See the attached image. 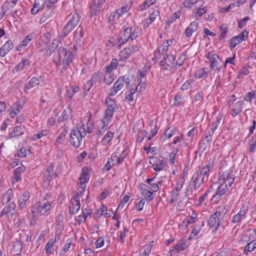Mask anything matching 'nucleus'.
Returning a JSON list of instances; mask_svg holds the SVG:
<instances>
[{
	"mask_svg": "<svg viewBox=\"0 0 256 256\" xmlns=\"http://www.w3.org/2000/svg\"><path fill=\"white\" fill-rule=\"evenodd\" d=\"M40 83L39 79L36 78H32L26 85L24 87V92H27L28 90L30 88L38 85Z\"/></svg>",
	"mask_w": 256,
	"mask_h": 256,
	"instance_id": "obj_39",
	"label": "nucleus"
},
{
	"mask_svg": "<svg viewBox=\"0 0 256 256\" xmlns=\"http://www.w3.org/2000/svg\"><path fill=\"white\" fill-rule=\"evenodd\" d=\"M175 59L176 57L173 54L168 55L166 58L161 61L162 66L166 70H170L172 68H175Z\"/></svg>",
	"mask_w": 256,
	"mask_h": 256,
	"instance_id": "obj_14",
	"label": "nucleus"
},
{
	"mask_svg": "<svg viewBox=\"0 0 256 256\" xmlns=\"http://www.w3.org/2000/svg\"><path fill=\"white\" fill-rule=\"evenodd\" d=\"M80 18V16L79 14L76 12L72 14L68 22L76 26L79 22Z\"/></svg>",
	"mask_w": 256,
	"mask_h": 256,
	"instance_id": "obj_56",
	"label": "nucleus"
},
{
	"mask_svg": "<svg viewBox=\"0 0 256 256\" xmlns=\"http://www.w3.org/2000/svg\"><path fill=\"white\" fill-rule=\"evenodd\" d=\"M142 34V30L138 26H128L124 28V30L120 33L119 42L124 44L128 40H136L138 36Z\"/></svg>",
	"mask_w": 256,
	"mask_h": 256,
	"instance_id": "obj_5",
	"label": "nucleus"
},
{
	"mask_svg": "<svg viewBox=\"0 0 256 256\" xmlns=\"http://www.w3.org/2000/svg\"><path fill=\"white\" fill-rule=\"evenodd\" d=\"M30 61L26 58H22L21 61L12 70L13 73H16L22 71L24 68H26L30 65Z\"/></svg>",
	"mask_w": 256,
	"mask_h": 256,
	"instance_id": "obj_25",
	"label": "nucleus"
},
{
	"mask_svg": "<svg viewBox=\"0 0 256 256\" xmlns=\"http://www.w3.org/2000/svg\"><path fill=\"white\" fill-rule=\"evenodd\" d=\"M208 73L204 70V68L196 70L194 72V76L196 78H206L207 77Z\"/></svg>",
	"mask_w": 256,
	"mask_h": 256,
	"instance_id": "obj_49",
	"label": "nucleus"
},
{
	"mask_svg": "<svg viewBox=\"0 0 256 256\" xmlns=\"http://www.w3.org/2000/svg\"><path fill=\"white\" fill-rule=\"evenodd\" d=\"M118 65V60L116 58H112L110 63L106 67L105 71L114 72Z\"/></svg>",
	"mask_w": 256,
	"mask_h": 256,
	"instance_id": "obj_43",
	"label": "nucleus"
},
{
	"mask_svg": "<svg viewBox=\"0 0 256 256\" xmlns=\"http://www.w3.org/2000/svg\"><path fill=\"white\" fill-rule=\"evenodd\" d=\"M116 154L114 153L112 154L111 158H109L108 160V162L105 165V168H106L107 170H110V168L112 167V165L114 164V160H116Z\"/></svg>",
	"mask_w": 256,
	"mask_h": 256,
	"instance_id": "obj_60",
	"label": "nucleus"
},
{
	"mask_svg": "<svg viewBox=\"0 0 256 256\" xmlns=\"http://www.w3.org/2000/svg\"><path fill=\"white\" fill-rule=\"evenodd\" d=\"M140 190L142 196L148 201L154 198V192L149 189V186L146 184H142L140 185Z\"/></svg>",
	"mask_w": 256,
	"mask_h": 256,
	"instance_id": "obj_19",
	"label": "nucleus"
},
{
	"mask_svg": "<svg viewBox=\"0 0 256 256\" xmlns=\"http://www.w3.org/2000/svg\"><path fill=\"white\" fill-rule=\"evenodd\" d=\"M246 2L244 0H238L230 4L228 7H224L222 8L221 11L222 12H228L232 10L236 7H239Z\"/></svg>",
	"mask_w": 256,
	"mask_h": 256,
	"instance_id": "obj_32",
	"label": "nucleus"
},
{
	"mask_svg": "<svg viewBox=\"0 0 256 256\" xmlns=\"http://www.w3.org/2000/svg\"><path fill=\"white\" fill-rule=\"evenodd\" d=\"M16 208V206L14 202H10L8 205L3 208L0 214V216L10 214L11 218H12L15 214Z\"/></svg>",
	"mask_w": 256,
	"mask_h": 256,
	"instance_id": "obj_23",
	"label": "nucleus"
},
{
	"mask_svg": "<svg viewBox=\"0 0 256 256\" xmlns=\"http://www.w3.org/2000/svg\"><path fill=\"white\" fill-rule=\"evenodd\" d=\"M204 226V222H202L200 224H196L192 230L189 236L188 240H191L194 238L200 232L202 228Z\"/></svg>",
	"mask_w": 256,
	"mask_h": 256,
	"instance_id": "obj_35",
	"label": "nucleus"
},
{
	"mask_svg": "<svg viewBox=\"0 0 256 256\" xmlns=\"http://www.w3.org/2000/svg\"><path fill=\"white\" fill-rule=\"evenodd\" d=\"M224 215V212L221 210L220 208H218L208 219V225L211 228H214V230H216L222 224Z\"/></svg>",
	"mask_w": 256,
	"mask_h": 256,
	"instance_id": "obj_6",
	"label": "nucleus"
},
{
	"mask_svg": "<svg viewBox=\"0 0 256 256\" xmlns=\"http://www.w3.org/2000/svg\"><path fill=\"white\" fill-rule=\"evenodd\" d=\"M234 181V176L232 171L226 170L220 174L216 184L218 186L212 198L218 200L229 190Z\"/></svg>",
	"mask_w": 256,
	"mask_h": 256,
	"instance_id": "obj_1",
	"label": "nucleus"
},
{
	"mask_svg": "<svg viewBox=\"0 0 256 256\" xmlns=\"http://www.w3.org/2000/svg\"><path fill=\"white\" fill-rule=\"evenodd\" d=\"M256 248V240H252L244 247V253L248 254V252L253 251Z\"/></svg>",
	"mask_w": 256,
	"mask_h": 256,
	"instance_id": "obj_45",
	"label": "nucleus"
},
{
	"mask_svg": "<svg viewBox=\"0 0 256 256\" xmlns=\"http://www.w3.org/2000/svg\"><path fill=\"white\" fill-rule=\"evenodd\" d=\"M130 8V6L128 4H124L122 6L116 10V12L121 16L126 13Z\"/></svg>",
	"mask_w": 256,
	"mask_h": 256,
	"instance_id": "obj_54",
	"label": "nucleus"
},
{
	"mask_svg": "<svg viewBox=\"0 0 256 256\" xmlns=\"http://www.w3.org/2000/svg\"><path fill=\"white\" fill-rule=\"evenodd\" d=\"M22 134H23L22 128L20 126H16L13 128L12 130L10 132V137L12 138L20 136Z\"/></svg>",
	"mask_w": 256,
	"mask_h": 256,
	"instance_id": "obj_51",
	"label": "nucleus"
},
{
	"mask_svg": "<svg viewBox=\"0 0 256 256\" xmlns=\"http://www.w3.org/2000/svg\"><path fill=\"white\" fill-rule=\"evenodd\" d=\"M248 210V206L246 204H243L238 213L233 216L232 220V222L234 224L239 223L245 219L246 217V213Z\"/></svg>",
	"mask_w": 256,
	"mask_h": 256,
	"instance_id": "obj_11",
	"label": "nucleus"
},
{
	"mask_svg": "<svg viewBox=\"0 0 256 256\" xmlns=\"http://www.w3.org/2000/svg\"><path fill=\"white\" fill-rule=\"evenodd\" d=\"M13 46V43L10 40L6 41L0 48V56H4L12 48Z\"/></svg>",
	"mask_w": 256,
	"mask_h": 256,
	"instance_id": "obj_28",
	"label": "nucleus"
},
{
	"mask_svg": "<svg viewBox=\"0 0 256 256\" xmlns=\"http://www.w3.org/2000/svg\"><path fill=\"white\" fill-rule=\"evenodd\" d=\"M158 15V12L156 10H150L148 16L142 21L143 26L146 28L156 20Z\"/></svg>",
	"mask_w": 256,
	"mask_h": 256,
	"instance_id": "obj_21",
	"label": "nucleus"
},
{
	"mask_svg": "<svg viewBox=\"0 0 256 256\" xmlns=\"http://www.w3.org/2000/svg\"><path fill=\"white\" fill-rule=\"evenodd\" d=\"M188 247L186 242L184 240H181L178 242L172 249L169 250L170 256L177 254L186 249Z\"/></svg>",
	"mask_w": 256,
	"mask_h": 256,
	"instance_id": "obj_18",
	"label": "nucleus"
},
{
	"mask_svg": "<svg viewBox=\"0 0 256 256\" xmlns=\"http://www.w3.org/2000/svg\"><path fill=\"white\" fill-rule=\"evenodd\" d=\"M49 130L47 129L42 130L40 131L38 134L32 136V138L34 140H36L42 138L44 136H46L49 134Z\"/></svg>",
	"mask_w": 256,
	"mask_h": 256,
	"instance_id": "obj_50",
	"label": "nucleus"
},
{
	"mask_svg": "<svg viewBox=\"0 0 256 256\" xmlns=\"http://www.w3.org/2000/svg\"><path fill=\"white\" fill-rule=\"evenodd\" d=\"M105 102L107 105V108L105 111L104 114H110L111 116V118H112L114 112L117 108V105L116 103L108 96L106 97Z\"/></svg>",
	"mask_w": 256,
	"mask_h": 256,
	"instance_id": "obj_17",
	"label": "nucleus"
},
{
	"mask_svg": "<svg viewBox=\"0 0 256 256\" xmlns=\"http://www.w3.org/2000/svg\"><path fill=\"white\" fill-rule=\"evenodd\" d=\"M76 58V53L74 52L66 50L64 47L60 46L58 49V56L55 59V62L57 64H62L63 66L62 72L67 70L69 67L70 64Z\"/></svg>",
	"mask_w": 256,
	"mask_h": 256,
	"instance_id": "obj_4",
	"label": "nucleus"
},
{
	"mask_svg": "<svg viewBox=\"0 0 256 256\" xmlns=\"http://www.w3.org/2000/svg\"><path fill=\"white\" fill-rule=\"evenodd\" d=\"M204 178L200 176L198 173L194 174L191 179V182H194V188H198L202 182Z\"/></svg>",
	"mask_w": 256,
	"mask_h": 256,
	"instance_id": "obj_37",
	"label": "nucleus"
},
{
	"mask_svg": "<svg viewBox=\"0 0 256 256\" xmlns=\"http://www.w3.org/2000/svg\"><path fill=\"white\" fill-rule=\"evenodd\" d=\"M68 132L66 130H63L56 140V144L58 146L66 140V136Z\"/></svg>",
	"mask_w": 256,
	"mask_h": 256,
	"instance_id": "obj_47",
	"label": "nucleus"
},
{
	"mask_svg": "<svg viewBox=\"0 0 256 256\" xmlns=\"http://www.w3.org/2000/svg\"><path fill=\"white\" fill-rule=\"evenodd\" d=\"M196 214L192 212L190 216L184 220L182 222V224L186 227L188 228L190 224H192L196 221Z\"/></svg>",
	"mask_w": 256,
	"mask_h": 256,
	"instance_id": "obj_44",
	"label": "nucleus"
},
{
	"mask_svg": "<svg viewBox=\"0 0 256 256\" xmlns=\"http://www.w3.org/2000/svg\"><path fill=\"white\" fill-rule=\"evenodd\" d=\"M219 30L220 31L219 40H224L226 37V34L228 32V27L226 24H222L220 26Z\"/></svg>",
	"mask_w": 256,
	"mask_h": 256,
	"instance_id": "obj_40",
	"label": "nucleus"
},
{
	"mask_svg": "<svg viewBox=\"0 0 256 256\" xmlns=\"http://www.w3.org/2000/svg\"><path fill=\"white\" fill-rule=\"evenodd\" d=\"M149 163L152 166L154 170L156 172L162 170L166 165L165 160L159 159L156 156L151 157L150 158Z\"/></svg>",
	"mask_w": 256,
	"mask_h": 256,
	"instance_id": "obj_13",
	"label": "nucleus"
},
{
	"mask_svg": "<svg viewBox=\"0 0 256 256\" xmlns=\"http://www.w3.org/2000/svg\"><path fill=\"white\" fill-rule=\"evenodd\" d=\"M44 200H46L44 202H36L32 207V212L34 216L46 215L54 208V200L50 194H46Z\"/></svg>",
	"mask_w": 256,
	"mask_h": 256,
	"instance_id": "obj_3",
	"label": "nucleus"
},
{
	"mask_svg": "<svg viewBox=\"0 0 256 256\" xmlns=\"http://www.w3.org/2000/svg\"><path fill=\"white\" fill-rule=\"evenodd\" d=\"M156 2V0H146L140 6V8L142 10H144L148 8L151 5L153 4Z\"/></svg>",
	"mask_w": 256,
	"mask_h": 256,
	"instance_id": "obj_61",
	"label": "nucleus"
},
{
	"mask_svg": "<svg viewBox=\"0 0 256 256\" xmlns=\"http://www.w3.org/2000/svg\"><path fill=\"white\" fill-rule=\"evenodd\" d=\"M168 46L164 44V43H162L158 48L157 52H156V56L157 58H160L161 56L168 50Z\"/></svg>",
	"mask_w": 256,
	"mask_h": 256,
	"instance_id": "obj_52",
	"label": "nucleus"
},
{
	"mask_svg": "<svg viewBox=\"0 0 256 256\" xmlns=\"http://www.w3.org/2000/svg\"><path fill=\"white\" fill-rule=\"evenodd\" d=\"M256 150V134L252 136L250 143V151L254 152Z\"/></svg>",
	"mask_w": 256,
	"mask_h": 256,
	"instance_id": "obj_64",
	"label": "nucleus"
},
{
	"mask_svg": "<svg viewBox=\"0 0 256 256\" xmlns=\"http://www.w3.org/2000/svg\"><path fill=\"white\" fill-rule=\"evenodd\" d=\"M124 50L126 52L128 56H130V55L138 51L139 48L137 45H134L130 47L126 48Z\"/></svg>",
	"mask_w": 256,
	"mask_h": 256,
	"instance_id": "obj_57",
	"label": "nucleus"
},
{
	"mask_svg": "<svg viewBox=\"0 0 256 256\" xmlns=\"http://www.w3.org/2000/svg\"><path fill=\"white\" fill-rule=\"evenodd\" d=\"M90 80L94 84H99L101 81L100 72H97L94 74L92 76Z\"/></svg>",
	"mask_w": 256,
	"mask_h": 256,
	"instance_id": "obj_59",
	"label": "nucleus"
},
{
	"mask_svg": "<svg viewBox=\"0 0 256 256\" xmlns=\"http://www.w3.org/2000/svg\"><path fill=\"white\" fill-rule=\"evenodd\" d=\"M14 192L12 189H8L6 192L3 196L2 202L4 204H7L14 198Z\"/></svg>",
	"mask_w": 256,
	"mask_h": 256,
	"instance_id": "obj_41",
	"label": "nucleus"
},
{
	"mask_svg": "<svg viewBox=\"0 0 256 256\" xmlns=\"http://www.w3.org/2000/svg\"><path fill=\"white\" fill-rule=\"evenodd\" d=\"M72 116L71 110L70 108L64 110L59 118L60 122H63L68 120Z\"/></svg>",
	"mask_w": 256,
	"mask_h": 256,
	"instance_id": "obj_48",
	"label": "nucleus"
},
{
	"mask_svg": "<svg viewBox=\"0 0 256 256\" xmlns=\"http://www.w3.org/2000/svg\"><path fill=\"white\" fill-rule=\"evenodd\" d=\"M155 178H148L146 180V184L149 186V189L154 192L158 190V184L160 182H154Z\"/></svg>",
	"mask_w": 256,
	"mask_h": 256,
	"instance_id": "obj_33",
	"label": "nucleus"
},
{
	"mask_svg": "<svg viewBox=\"0 0 256 256\" xmlns=\"http://www.w3.org/2000/svg\"><path fill=\"white\" fill-rule=\"evenodd\" d=\"M124 84H126L127 88L129 87L130 82L127 81L126 79L125 80L124 76L119 78L110 90L109 96H114L116 95L118 92L124 88Z\"/></svg>",
	"mask_w": 256,
	"mask_h": 256,
	"instance_id": "obj_8",
	"label": "nucleus"
},
{
	"mask_svg": "<svg viewBox=\"0 0 256 256\" xmlns=\"http://www.w3.org/2000/svg\"><path fill=\"white\" fill-rule=\"evenodd\" d=\"M184 182V176H181L177 178L175 189L177 191H180L183 186Z\"/></svg>",
	"mask_w": 256,
	"mask_h": 256,
	"instance_id": "obj_55",
	"label": "nucleus"
},
{
	"mask_svg": "<svg viewBox=\"0 0 256 256\" xmlns=\"http://www.w3.org/2000/svg\"><path fill=\"white\" fill-rule=\"evenodd\" d=\"M56 12L54 8H48L42 14L40 20V23L42 24L46 20H50L55 14Z\"/></svg>",
	"mask_w": 256,
	"mask_h": 256,
	"instance_id": "obj_27",
	"label": "nucleus"
},
{
	"mask_svg": "<svg viewBox=\"0 0 256 256\" xmlns=\"http://www.w3.org/2000/svg\"><path fill=\"white\" fill-rule=\"evenodd\" d=\"M206 56L209 60L210 66L212 69L218 70H220L222 66L220 62V60L218 55L210 52L206 54Z\"/></svg>",
	"mask_w": 256,
	"mask_h": 256,
	"instance_id": "obj_10",
	"label": "nucleus"
},
{
	"mask_svg": "<svg viewBox=\"0 0 256 256\" xmlns=\"http://www.w3.org/2000/svg\"><path fill=\"white\" fill-rule=\"evenodd\" d=\"M34 38V34H30L26 36L23 40L18 44L17 50H20L22 48L26 46Z\"/></svg>",
	"mask_w": 256,
	"mask_h": 256,
	"instance_id": "obj_38",
	"label": "nucleus"
},
{
	"mask_svg": "<svg viewBox=\"0 0 256 256\" xmlns=\"http://www.w3.org/2000/svg\"><path fill=\"white\" fill-rule=\"evenodd\" d=\"M114 133L111 131H108L100 141L102 146L108 148L112 145V141L114 138Z\"/></svg>",
	"mask_w": 256,
	"mask_h": 256,
	"instance_id": "obj_22",
	"label": "nucleus"
},
{
	"mask_svg": "<svg viewBox=\"0 0 256 256\" xmlns=\"http://www.w3.org/2000/svg\"><path fill=\"white\" fill-rule=\"evenodd\" d=\"M45 5V0H35L33 8L31 10V13L36 14L42 10Z\"/></svg>",
	"mask_w": 256,
	"mask_h": 256,
	"instance_id": "obj_30",
	"label": "nucleus"
},
{
	"mask_svg": "<svg viewBox=\"0 0 256 256\" xmlns=\"http://www.w3.org/2000/svg\"><path fill=\"white\" fill-rule=\"evenodd\" d=\"M130 198V194L126 193L125 196L122 198L119 206L116 208V210H118L120 208H122L124 205L129 201Z\"/></svg>",
	"mask_w": 256,
	"mask_h": 256,
	"instance_id": "obj_58",
	"label": "nucleus"
},
{
	"mask_svg": "<svg viewBox=\"0 0 256 256\" xmlns=\"http://www.w3.org/2000/svg\"><path fill=\"white\" fill-rule=\"evenodd\" d=\"M244 104V102L240 100L232 105V115L233 117L236 116L242 111Z\"/></svg>",
	"mask_w": 256,
	"mask_h": 256,
	"instance_id": "obj_29",
	"label": "nucleus"
},
{
	"mask_svg": "<svg viewBox=\"0 0 256 256\" xmlns=\"http://www.w3.org/2000/svg\"><path fill=\"white\" fill-rule=\"evenodd\" d=\"M199 1L200 0H185L183 2V5L185 7L192 8L194 6L195 8Z\"/></svg>",
	"mask_w": 256,
	"mask_h": 256,
	"instance_id": "obj_63",
	"label": "nucleus"
},
{
	"mask_svg": "<svg viewBox=\"0 0 256 256\" xmlns=\"http://www.w3.org/2000/svg\"><path fill=\"white\" fill-rule=\"evenodd\" d=\"M30 197V192L27 191L24 192L20 196L18 200V204L20 209H24L26 208Z\"/></svg>",
	"mask_w": 256,
	"mask_h": 256,
	"instance_id": "obj_24",
	"label": "nucleus"
},
{
	"mask_svg": "<svg viewBox=\"0 0 256 256\" xmlns=\"http://www.w3.org/2000/svg\"><path fill=\"white\" fill-rule=\"evenodd\" d=\"M198 22L196 20L192 22L185 30L184 33L186 36L190 38L194 32L198 30Z\"/></svg>",
	"mask_w": 256,
	"mask_h": 256,
	"instance_id": "obj_26",
	"label": "nucleus"
},
{
	"mask_svg": "<svg viewBox=\"0 0 256 256\" xmlns=\"http://www.w3.org/2000/svg\"><path fill=\"white\" fill-rule=\"evenodd\" d=\"M60 44V40L58 39H55L52 42V46H50L49 47L48 50H46L45 52V55L46 56H50L53 52H54V50L56 48L57 46Z\"/></svg>",
	"mask_w": 256,
	"mask_h": 256,
	"instance_id": "obj_46",
	"label": "nucleus"
},
{
	"mask_svg": "<svg viewBox=\"0 0 256 256\" xmlns=\"http://www.w3.org/2000/svg\"><path fill=\"white\" fill-rule=\"evenodd\" d=\"M91 132V128L87 125L85 126L84 122L81 120L70 132V144L75 148L80 147L82 138L86 136V132L90 133Z\"/></svg>",
	"mask_w": 256,
	"mask_h": 256,
	"instance_id": "obj_2",
	"label": "nucleus"
},
{
	"mask_svg": "<svg viewBox=\"0 0 256 256\" xmlns=\"http://www.w3.org/2000/svg\"><path fill=\"white\" fill-rule=\"evenodd\" d=\"M24 103L20 100H16L11 106L10 109V115L12 118H14L22 108Z\"/></svg>",
	"mask_w": 256,
	"mask_h": 256,
	"instance_id": "obj_20",
	"label": "nucleus"
},
{
	"mask_svg": "<svg viewBox=\"0 0 256 256\" xmlns=\"http://www.w3.org/2000/svg\"><path fill=\"white\" fill-rule=\"evenodd\" d=\"M110 116V114H104L102 119L97 122L96 129L99 134H103L107 130L109 122L112 120Z\"/></svg>",
	"mask_w": 256,
	"mask_h": 256,
	"instance_id": "obj_9",
	"label": "nucleus"
},
{
	"mask_svg": "<svg viewBox=\"0 0 256 256\" xmlns=\"http://www.w3.org/2000/svg\"><path fill=\"white\" fill-rule=\"evenodd\" d=\"M213 167V162H210L208 164L204 166L200 172V173H198L201 176L204 178V176L207 174L210 171V170Z\"/></svg>",
	"mask_w": 256,
	"mask_h": 256,
	"instance_id": "obj_42",
	"label": "nucleus"
},
{
	"mask_svg": "<svg viewBox=\"0 0 256 256\" xmlns=\"http://www.w3.org/2000/svg\"><path fill=\"white\" fill-rule=\"evenodd\" d=\"M256 92L254 90H252L250 92H248L245 96L244 97V100L248 102H251L252 100L256 98Z\"/></svg>",
	"mask_w": 256,
	"mask_h": 256,
	"instance_id": "obj_62",
	"label": "nucleus"
},
{
	"mask_svg": "<svg viewBox=\"0 0 256 256\" xmlns=\"http://www.w3.org/2000/svg\"><path fill=\"white\" fill-rule=\"evenodd\" d=\"M248 32L246 30H243L238 36H233L230 40V46L233 48L240 44L247 38Z\"/></svg>",
	"mask_w": 256,
	"mask_h": 256,
	"instance_id": "obj_16",
	"label": "nucleus"
},
{
	"mask_svg": "<svg viewBox=\"0 0 256 256\" xmlns=\"http://www.w3.org/2000/svg\"><path fill=\"white\" fill-rule=\"evenodd\" d=\"M90 170L88 168L85 167L82 168L80 176L79 177L80 185L79 189L80 196L82 194L85 190L86 184L88 182L90 179Z\"/></svg>",
	"mask_w": 256,
	"mask_h": 256,
	"instance_id": "obj_7",
	"label": "nucleus"
},
{
	"mask_svg": "<svg viewBox=\"0 0 256 256\" xmlns=\"http://www.w3.org/2000/svg\"><path fill=\"white\" fill-rule=\"evenodd\" d=\"M18 0H11L10 1H5L2 6V9L3 12H7L8 10H12L17 4Z\"/></svg>",
	"mask_w": 256,
	"mask_h": 256,
	"instance_id": "obj_34",
	"label": "nucleus"
},
{
	"mask_svg": "<svg viewBox=\"0 0 256 256\" xmlns=\"http://www.w3.org/2000/svg\"><path fill=\"white\" fill-rule=\"evenodd\" d=\"M104 76V81L108 85L111 84L116 77V75L114 74V72H109L105 70Z\"/></svg>",
	"mask_w": 256,
	"mask_h": 256,
	"instance_id": "obj_36",
	"label": "nucleus"
},
{
	"mask_svg": "<svg viewBox=\"0 0 256 256\" xmlns=\"http://www.w3.org/2000/svg\"><path fill=\"white\" fill-rule=\"evenodd\" d=\"M204 2L200 0L196 4V6L193 10V14L196 20H198L205 14L207 11V8L204 6Z\"/></svg>",
	"mask_w": 256,
	"mask_h": 256,
	"instance_id": "obj_12",
	"label": "nucleus"
},
{
	"mask_svg": "<svg viewBox=\"0 0 256 256\" xmlns=\"http://www.w3.org/2000/svg\"><path fill=\"white\" fill-rule=\"evenodd\" d=\"M180 12L177 11L175 12L172 15L168 18L166 20V24L170 25L172 23L174 22L176 19L180 18Z\"/></svg>",
	"mask_w": 256,
	"mask_h": 256,
	"instance_id": "obj_53",
	"label": "nucleus"
},
{
	"mask_svg": "<svg viewBox=\"0 0 256 256\" xmlns=\"http://www.w3.org/2000/svg\"><path fill=\"white\" fill-rule=\"evenodd\" d=\"M121 16L118 14L116 10L112 12L109 16L110 22L112 24H116L115 27L118 26L121 24L122 22L120 20V18Z\"/></svg>",
	"mask_w": 256,
	"mask_h": 256,
	"instance_id": "obj_31",
	"label": "nucleus"
},
{
	"mask_svg": "<svg viewBox=\"0 0 256 256\" xmlns=\"http://www.w3.org/2000/svg\"><path fill=\"white\" fill-rule=\"evenodd\" d=\"M80 195L77 194L71 200V202L69 206V210L70 214H76L80 210Z\"/></svg>",
	"mask_w": 256,
	"mask_h": 256,
	"instance_id": "obj_15",
	"label": "nucleus"
}]
</instances>
